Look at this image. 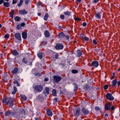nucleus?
I'll return each mask as SVG.
<instances>
[{"label":"nucleus","instance_id":"2","mask_svg":"<svg viewBox=\"0 0 120 120\" xmlns=\"http://www.w3.org/2000/svg\"><path fill=\"white\" fill-rule=\"evenodd\" d=\"M34 89L37 92H40L42 91L43 87L41 85H37L34 86Z\"/></svg>","mask_w":120,"mask_h":120},{"label":"nucleus","instance_id":"59","mask_svg":"<svg viewBox=\"0 0 120 120\" xmlns=\"http://www.w3.org/2000/svg\"><path fill=\"white\" fill-rule=\"evenodd\" d=\"M18 82L17 80H15L13 82V83L14 84L17 83Z\"/></svg>","mask_w":120,"mask_h":120},{"label":"nucleus","instance_id":"40","mask_svg":"<svg viewBox=\"0 0 120 120\" xmlns=\"http://www.w3.org/2000/svg\"><path fill=\"white\" fill-rule=\"evenodd\" d=\"M9 37V35L8 34H6L4 36V37L6 38H8Z\"/></svg>","mask_w":120,"mask_h":120},{"label":"nucleus","instance_id":"62","mask_svg":"<svg viewBox=\"0 0 120 120\" xmlns=\"http://www.w3.org/2000/svg\"><path fill=\"white\" fill-rule=\"evenodd\" d=\"M38 16H40L41 15V14L40 13H38Z\"/></svg>","mask_w":120,"mask_h":120},{"label":"nucleus","instance_id":"32","mask_svg":"<svg viewBox=\"0 0 120 120\" xmlns=\"http://www.w3.org/2000/svg\"><path fill=\"white\" fill-rule=\"evenodd\" d=\"M15 12V10H12V12H10L9 13V15L11 16V17H13V15L14 14V13Z\"/></svg>","mask_w":120,"mask_h":120},{"label":"nucleus","instance_id":"50","mask_svg":"<svg viewBox=\"0 0 120 120\" xmlns=\"http://www.w3.org/2000/svg\"><path fill=\"white\" fill-rule=\"evenodd\" d=\"M86 25L87 24L85 22H83L82 24V25L83 26H86Z\"/></svg>","mask_w":120,"mask_h":120},{"label":"nucleus","instance_id":"3","mask_svg":"<svg viewBox=\"0 0 120 120\" xmlns=\"http://www.w3.org/2000/svg\"><path fill=\"white\" fill-rule=\"evenodd\" d=\"M61 79V78L59 76L54 75L53 77V81L54 83H57Z\"/></svg>","mask_w":120,"mask_h":120},{"label":"nucleus","instance_id":"14","mask_svg":"<svg viewBox=\"0 0 120 120\" xmlns=\"http://www.w3.org/2000/svg\"><path fill=\"white\" fill-rule=\"evenodd\" d=\"M19 13L20 15H24L27 13V12L25 10H19Z\"/></svg>","mask_w":120,"mask_h":120},{"label":"nucleus","instance_id":"46","mask_svg":"<svg viewBox=\"0 0 120 120\" xmlns=\"http://www.w3.org/2000/svg\"><path fill=\"white\" fill-rule=\"evenodd\" d=\"M95 110H100V108L98 106H96L95 108Z\"/></svg>","mask_w":120,"mask_h":120},{"label":"nucleus","instance_id":"5","mask_svg":"<svg viewBox=\"0 0 120 120\" xmlns=\"http://www.w3.org/2000/svg\"><path fill=\"white\" fill-rule=\"evenodd\" d=\"M26 114V111L24 109L22 108L20 109V116L24 118Z\"/></svg>","mask_w":120,"mask_h":120},{"label":"nucleus","instance_id":"54","mask_svg":"<svg viewBox=\"0 0 120 120\" xmlns=\"http://www.w3.org/2000/svg\"><path fill=\"white\" fill-rule=\"evenodd\" d=\"M49 80V79L48 78H45L44 79V81L45 82H46L48 81Z\"/></svg>","mask_w":120,"mask_h":120},{"label":"nucleus","instance_id":"47","mask_svg":"<svg viewBox=\"0 0 120 120\" xmlns=\"http://www.w3.org/2000/svg\"><path fill=\"white\" fill-rule=\"evenodd\" d=\"M59 55L58 54L56 53L55 56V58L56 59H57L58 58Z\"/></svg>","mask_w":120,"mask_h":120},{"label":"nucleus","instance_id":"58","mask_svg":"<svg viewBox=\"0 0 120 120\" xmlns=\"http://www.w3.org/2000/svg\"><path fill=\"white\" fill-rule=\"evenodd\" d=\"M54 100L55 102H56L57 100V99L56 98H55L54 99Z\"/></svg>","mask_w":120,"mask_h":120},{"label":"nucleus","instance_id":"39","mask_svg":"<svg viewBox=\"0 0 120 120\" xmlns=\"http://www.w3.org/2000/svg\"><path fill=\"white\" fill-rule=\"evenodd\" d=\"M85 36L84 35V34H81L80 35L81 38L82 39H84Z\"/></svg>","mask_w":120,"mask_h":120},{"label":"nucleus","instance_id":"48","mask_svg":"<svg viewBox=\"0 0 120 120\" xmlns=\"http://www.w3.org/2000/svg\"><path fill=\"white\" fill-rule=\"evenodd\" d=\"M60 18L63 19H64V15H60Z\"/></svg>","mask_w":120,"mask_h":120},{"label":"nucleus","instance_id":"37","mask_svg":"<svg viewBox=\"0 0 120 120\" xmlns=\"http://www.w3.org/2000/svg\"><path fill=\"white\" fill-rule=\"evenodd\" d=\"M7 98H4L2 101V103H6V104Z\"/></svg>","mask_w":120,"mask_h":120},{"label":"nucleus","instance_id":"16","mask_svg":"<svg viewBox=\"0 0 120 120\" xmlns=\"http://www.w3.org/2000/svg\"><path fill=\"white\" fill-rule=\"evenodd\" d=\"M101 12H98L97 13H96L95 14V16L97 18L100 19H101Z\"/></svg>","mask_w":120,"mask_h":120},{"label":"nucleus","instance_id":"38","mask_svg":"<svg viewBox=\"0 0 120 120\" xmlns=\"http://www.w3.org/2000/svg\"><path fill=\"white\" fill-rule=\"evenodd\" d=\"M78 72V71L74 69L72 70V72L73 74L77 73Z\"/></svg>","mask_w":120,"mask_h":120},{"label":"nucleus","instance_id":"15","mask_svg":"<svg viewBox=\"0 0 120 120\" xmlns=\"http://www.w3.org/2000/svg\"><path fill=\"white\" fill-rule=\"evenodd\" d=\"M22 38L24 39H26L27 38V34L24 32H22Z\"/></svg>","mask_w":120,"mask_h":120},{"label":"nucleus","instance_id":"26","mask_svg":"<svg viewBox=\"0 0 120 120\" xmlns=\"http://www.w3.org/2000/svg\"><path fill=\"white\" fill-rule=\"evenodd\" d=\"M20 96L21 98L24 100H26L27 98V97L24 95L21 94Z\"/></svg>","mask_w":120,"mask_h":120},{"label":"nucleus","instance_id":"24","mask_svg":"<svg viewBox=\"0 0 120 120\" xmlns=\"http://www.w3.org/2000/svg\"><path fill=\"white\" fill-rule=\"evenodd\" d=\"M12 53L15 56L17 55L18 54V52L16 50H13L12 52Z\"/></svg>","mask_w":120,"mask_h":120},{"label":"nucleus","instance_id":"57","mask_svg":"<svg viewBox=\"0 0 120 120\" xmlns=\"http://www.w3.org/2000/svg\"><path fill=\"white\" fill-rule=\"evenodd\" d=\"M42 43L44 45H45L47 44V42L46 41H43L42 42Z\"/></svg>","mask_w":120,"mask_h":120},{"label":"nucleus","instance_id":"17","mask_svg":"<svg viewBox=\"0 0 120 120\" xmlns=\"http://www.w3.org/2000/svg\"><path fill=\"white\" fill-rule=\"evenodd\" d=\"M47 113L49 116H52V111L49 109H48L47 110Z\"/></svg>","mask_w":120,"mask_h":120},{"label":"nucleus","instance_id":"29","mask_svg":"<svg viewBox=\"0 0 120 120\" xmlns=\"http://www.w3.org/2000/svg\"><path fill=\"white\" fill-rule=\"evenodd\" d=\"M49 16V15L47 13H46L44 17V19L45 21L47 20V18Z\"/></svg>","mask_w":120,"mask_h":120},{"label":"nucleus","instance_id":"31","mask_svg":"<svg viewBox=\"0 0 120 120\" xmlns=\"http://www.w3.org/2000/svg\"><path fill=\"white\" fill-rule=\"evenodd\" d=\"M64 15L68 16L70 15L71 13L68 11L64 12Z\"/></svg>","mask_w":120,"mask_h":120},{"label":"nucleus","instance_id":"64","mask_svg":"<svg viewBox=\"0 0 120 120\" xmlns=\"http://www.w3.org/2000/svg\"><path fill=\"white\" fill-rule=\"evenodd\" d=\"M17 85L18 86H20V85L18 83V82L17 83Z\"/></svg>","mask_w":120,"mask_h":120},{"label":"nucleus","instance_id":"21","mask_svg":"<svg viewBox=\"0 0 120 120\" xmlns=\"http://www.w3.org/2000/svg\"><path fill=\"white\" fill-rule=\"evenodd\" d=\"M77 56L79 57H80L82 55L81 51L79 50H78L77 51Z\"/></svg>","mask_w":120,"mask_h":120},{"label":"nucleus","instance_id":"55","mask_svg":"<svg viewBox=\"0 0 120 120\" xmlns=\"http://www.w3.org/2000/svg\"><path fill=\"white\" fill-rule=\"evenodd\" d=\"M117 84L118 86H120V81H118L117 82Z\"/></svg>","mask_w":120,"mask_h":120},{"label":"nucleus","instance_id":"13","mask_svg":"<svg viewBox=\"0 0 120 120\" xmlns=\"http://www.w3.org/2000/svg\"><path fill=\"white\" fill-rule=\"evenodd\" d=\"M117 82V80L116 79L113 80L111 82L112 86L113 88H114L116 85Z\"/></svg>","mask_w":120,"mask_h":120},{"label":"nucleus","instance_id":"56","mask_svg":"<svg viewBox=\"0 0 120 120\" xmlns=\"http://www.w3.org/2000/svg\"><path fill=\"white\" fill-rule=\"evenodd\" d=\"M111 109L112 110H114V106H112L111 107Z\"/></svg>","mask_w":120,"mask_h":120},{"label":"nucleus","instance_id":"4","mask_svg":"<svg viewBox=\"0 0 120 120\" xmlns=\"http://www.w3.org/2000/svg\"><path fill=\"white\" fill-rule=\"evenodd\" d=\"M7 105H9L11 107L13 105V101L10 98H7Z\"/></svg>","mask_w":120,"mask_h":120},{"label":"nucleus","instance_id":"18","mask_svg":"<svg viewBox=\"0 0 120 120\" xmlns=\"http://www.w3.org/2000/svg\"><path fill=\"white\" fill-rule=\"evenodd\" d=\"M44 34L46 37H50V34L49 32L47 30H45L44 32Z\"/></svg>","mask_w":120,"mask_h":120},{"label":"nucleus","instance_id":"49","mask_svg":"<svg viewBox=\"0 0 120 120\" xmlns=\"http://www.w3.org/2000/svg\"><path fill=\"white\" fill-rule=\"evenodd\" d=\"M20 25L21 27H24L25 25V24L24 22H22L21 24Z\"/></svg>","mask_w":120,"mask_h":120},{"label":"nucleus","instance_id":"25","mask_svg":"<svg viewBox=\"0 0 120 120\" xmlns=\"http://www.w3.org/2000/svg\"><path fill=\"white\" fill-rule=\"evenodd\" d=\"M34 74L36 76H41L42 75L41 73L39 72H35V73H34Z\"/></svg>","mask_w":120,"mask_h":120},{"label":"nucleus","instance_id":"12","mask_svg":"<svg viewBox=\"0 0 120 120\" xmlns=\"http://www.w3.org/2000/svg\"><path fill=\"white\" fill-rule=\"evenodd\" d=\"M82 112L84 115H87L89 114V111L83 108L82 109Z\"/></svg>","mask_w":120,"mask_h":120},{"label":"nucleus","instance_id":"51","mask_svg":"<svg viewBox=\"0 0 120 120\" xmlns=\"http://www.w3.org/2000/svg\"><path fill=\"white\" fill-rule=\"evenodd\" d=\"M93 1L94 3H97L98 1V0H93Z\"/></svg>","mask_w":120,"mask_h":120},{"label":"nucleus","instance_id":"7","mask_svg":"<svg viewBox=\"0 0 120 120\" xmlns=\"http://www.w3.org/2000/svg\"><path fill=\"white\" fill-rule=\"evenodd\" d=\"M106 97L107 99L111 101H112L114 99L113 97L111 94L109 93L106 94Z\"/></svg>","mask_w":120,"mask_h":120},{"label":"nucleus","instance_id":"45","mask_svg":"<svg viewBox=\"0 0 120 120\" xmlns=\"http://www.w3.org/2000/svg\"><path fill=\"white\" fill-rule=\"evenodd\" d=\"M108 86L107 85H105L104 86V88L105 89H107L108 88Z\"/></svg>","mask_w":120,"mask_h":120},{"label":"nucleus","instance_id":"23","mask_svg":"<svg viewBox=\"0 0 120 120\" xmlns=\"http://www.w3.org/2000/svg\"><path fill=\"white\" fill-rule=\"evenodd\" d=\"M18 71V69L16 68H14V70L12 71V73L13 74H15Z\"/></svg>","mask_w":120,"mask_h":120},{"label":"nucleus","instance_id":"36","mask_svg":"<svg viewBox=\"0 0 120 120\" xmlns=\"http://www.w3.org/2000/svg\"><path fill=\"white\" fill-rule=\"evenodd\" d=\"M11 113L9 111H6L5 114V116H8L11 114Z\"/></svg>","mask_w":120,"mask_h":120},{"label":"nucleus","instance_id":"1","mask_svg":"<svg viewBox=\"0 0 120 120\" xmlns=\"http://www.w3.org/2000/svg\"><path fill=\"white\" fill-rule=\"evenodd\" d=\"M59 38L61 39L68 40L69 39V36H66L63 32L60 33L59 34Z\"/></svg>","mask_w":120,"mask_h":120},{"label":"nucleus","instance_id":"28","mask_svg":"<svg viewBox=\"0 0 120 120\" xmlns=\"http://www.w3.org/2000/svg\"><path fill=\"white\" fill-rule=\"evenodd\" d=\"M52 94L54 96H56V90L55 89H54L52 90Z\"/></svg>","mask_w":120,"mask_h":120},{"label":"nucleus","instance_id":"33","mask_svg":"<svg viewBox=\"0 0 120 120\" xmlns=\"http://www.w3.org/2000/svg\"><path fill=\"white\" fill-rule=\"evenodd\" d=\"M74 84L75 85V86H74L75 89L74 90V91H76L78 89V85H77L75 83H74Z\"/></svg>","mask_w":120,"mask_h":120},{"label":"nucleus","instance_id":"63","mask_svg":"<svg viewBox=\"0 0 120 120\" xmlns=\"http://www.w3.org/2000/svg\"><path fill=\"white\" fill-rule=\"evenodd\" d=\"M35 120H39L38 119V118H35Z\"/></svg>","mask_w":120,"mask_h":120},{"label":"nucleus","instance_id":"11","mask_svg":"<svg viewBox=\"0 0 120 120\" xmlns=\"http://www.w3.org/2000/svg\"><path fill=\"white\" fill-rule=\"evenodd\" d=\"M111 105L110 103L109 102L107 103L105 106V110H108L110 108Z\"/></svg>","mask_w":120,"mask_h":120},{"label":"nucleus","instance_id":"60","mask_svg":"<svg viewBox=\"0 0 120 120\" xmlns=\"http://www.w3.org/2000/svg\"><path fill=\"white\" fill-rule=\"evenodd\" d=\"M75 0L79 3L81 1V0Z\"/></svg>","mask_w":120,"mask_h":120},{"label":"nucleus","instance_id":"44","mask_svg":"<svg viewBox=\"0 0 120 120\" xmlns=\"http://www.w3.org/2000/svg\"><path fill=\"white\" fill-rule=\"evenodd\" d=\"M17 0H13L12 1V4H14L16 3L17 2Z\"/></svg>","mask_w":120,"mask_h":120},{"label":"nucleus","instance_id":"19","mask_svg":"<svg viewBox=\"0 0 120 120\" xmlns=\"http://www.w3.org/2000/svg\"><path fill=\"white\" fill-rule=\"evenodd\" d=\"M3 5L6 7H8L10 6V3L8 2H4Z\"/></svg>","mask_w":120,"mask_h":120},{"label":"nucleus","instance_id":"53","mask_svg":"<svg viewBox=\"0 0 120 120\" xmlns=\"http://www.w3.org/2000/svg\"><path fill=\"white\" fill-rule=\"evenodd\" d=\"M115 77V76L114 75L111 76V77H110L111 79L112 80L114 79Z\"/></svg>","mask_w":120,"mask_h":120},{"label":"nucleus","instance_id":"35","mask_svg":"<svg viewBox=\"0 0 120 120\" xmlns=\"http://www.w3.org/2000/svg\"><path fill=\"white\" fill-rule=\"evenodd\" d=\"M22 62L25 64H26L28 62V60L25 58L24 57L22 59Z\"/></svg>","mask_w":120,"mask_h":120},{"label":"nucleus","instance_id":"42","mask_svg":"<svg viewBox=\"0 0 120 120\" xmlns=\"http://www.w3.org/2000/svg\"><path fill=\"white\" fill-rule=\"evenodd\" d=\"M21 26L20 25H18L17 26V29L18 30H19L21 28Z\"/></svg>","mask_w":120,"mask_h":120},{"label":"nucleus","instance_id":"10","mask_svg":"<svg viewBox=\"0 0 120 120\" xmlns=\"http://www.w3.org/2000/svg\"><path fill=\"white\" fill-rule=\"evenodd\" d=\"M15 36L16 38L19 40H21L20 34L19 33H17L15 34Z\"/></svg>","mask_w":120,"mask_h":120},{"label":"nucleus","instance_id":"52","mask_svg":"<svg viewBox=\"0 0 120 120\" xmlns=\"http://www.w3.org/2000/svg\"><path fill=\"white\" fill-rule=\"evenodd\" d=\"M4 0H0V5L4 3Z\"/></svg>","mask_w":120,"mask_h":120},{"label":"nucleus","instance_id":"41","mask_svg":"<svg viewBox=\"0 0 120 120\" xmlns=\"http://www.w3.org/2000/svg\"><path fill=\"white\" fill-rule=\"evenodd\" d=\"M84 40L86 41H89V38L87 37H86L85 36H84Z\"/></svg>","mask_w":120,"mask_h":120},{"label":"nucleus","instance_id":"43","mask_svg":"<svg viewBox=\"0 0 120 120\" xmlns=\"http://www.w3.org/2000/svg\"><path fill=\"white\" fill-rule=\"evenodd\" d=\"M93 42L95 45L97 44V43L95 39H93Z\"/></svg>","mask_w":120,"mask_h":120},{"label":"nucleus","instance_id":"61","mask_svg":"<svg viewBox=\"0 0 120 120\" xmlns=\"http://www.w3.org/2000/svg\"><path fill=\"white\" fill-rule=\"evenodd\" d=\"M58 28H60V29H61L62 28V27L61 26H58Z\"/></svg>","mask_w":120,"mask_h":120},{"label":"nucleus","instance_id":"8","mask_svg":"<svg viewBox=\"0 0 120 120\" xmlns=\"http://www.w3.org/2000/svg\"><path fill=\"white\" fill-rule=\"evenodd\" d=\"M91 65L94 68H97L99 65V64L97 61H93L91 64Z\"/></svg>","mask_w":120,"mask_h":120},{"label":"nucleus","instance_id":"34","mask_svg":"<svg viewBox=\"0 0 120 120\" xmlns=\"http://www.w3.org/2000/svg\"><path fill=\"white\" fill-rule=\"evenodd\" d=\"M45 91L47 94H48L49 93V89L48 87H46L45 89Z\"/></svg>","mask_w":120,"mask_h":120},{"label":"nucleus","instance_id":"20","mask_svg":"<svg viewBox=\"0 0 120 120\" xmlns=\"http://www.w3.org/2000/svg\"><path fill=\"white\" fill-rule=\"evenodd\" d=\"M38 56L40 59H41L42 58V52H39L37 54Z\"/></svg>","mask_w":120,"mask_h":120},{"label":"nucleus","instance_id":"27","mask_svg":"<svg viewBox=\"0 0 120 120\" xmlns=\"http://www.w3.org/2000/svg\"><path fill=\"white\" fill-rule=\"evenodd\" d=\"M23 2V0H20L19 3L17 4L18 6L19 7H20L22 5Z\"/></svg>","mask_w":120,"mask_h":120},{"label":"nucleus","instance_id":"30","mask_svg":"<svg viewBox=\"0 0 120 120\" xmlns=\"http://www.w3.org/2000/svg\"><path fill=\"white\" fill-rule=\"evenodd\" d=\"M14 19L15 21H20L21 20V19L19 17L16 16L15 18Z\"/></svg>","mask_w":120,"mask_h":120},{"label":"nucleus","instance_id":"6","mask_svg":"<svg viewBox=\"0 0 120 120\" xmlns=\"http://www.w3.org/2000/svg\"><path fill=\"white\" fill-rule=\"evenodd\" d=\"M80 109L79 108V109H76L73 112L74 115L75 116H79L80 114Z\"/></svg>","mask_w":120,"mask_h":120},{"label":"nucleus","instance_id":"22","mask_svg":"<svg viewBox=\"0 0 120 120\" xmlns=\"http://www.w3.org/2000/svg\"><path fill=\"white\" fill-rule=\"evenodd\" d=\"M14 90L12 92V94H15L17 91V89L16 88L15 86H13Z\"/></svg>","mask_w":120,"mask_h":120},{"label":"nucleus","instance_id":"9","mask_svg":"<svg viewBox=\"0 0 120 120\" xmlns=\"http://www.w3.org/2000/svg\"><path fill=\"white\" fill-rule=\"evenodd\" d=\"M63 47V46L62 45L59 43L56 44L55 48L56 49H62Z\"/></svg>","mask_w":120,"mask_h":120}]
</instances>
